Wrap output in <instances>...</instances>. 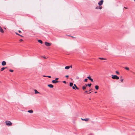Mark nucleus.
I'll list each match as a JSON object with an SVG mask.
<instances>
[{
	"instance_id": "27",
	"label": "nucleus",
	"mask_w": 135,
	"mask_h": 135,
	"mask_svg": "<svg viewBox=\"0 0 135 135\" xmlns=\"http://www.w3.org/2000/svg\"><path fill=\"white\" fill-rule=\"evenodd\" d=\"M90 81H92V82H93V79H92L91 78V79H90Z\"/></svg>"
},
{
	"instance_id": "18",
	"label": "nucleus",
	"mask_w": 135,
	"mask_h": 135,
	"mask_svg": "<svg viewBox=\"0 0 135 135\" xmlns=\"http://www.w3.org/2000/svg\"><path fill=\"white\" fill-rule=\"evenodd\" d=\"M73 85V83H70V86H72Z\"/></svg>"
},
{
	"instance_id": "43",
	"label": "nucleus",
	"mask_w": 135,
	"mask_h": 135,
	"mask_svg": "<svg viewBox=\"0 0 135 135\" xmlns=\"http://www.w3.org/2000/svg\"><path fill=\"white\" fill-rule=\"evenodd\" d=\"M44 57V59H46V58L45 57Z\"/></svg>"
},
{
	"instance_id": "12",
	"label": "nucleus",
	"mask_w": 135,
	"mask_h": 135,
	"mask_svg": "<svg viewBox=\"0 0 135 135\" xmlns=\"http://www.w3.org/2000/svg\"><path fill=\"white\" fill-rule=\"evenodd\" d=\"M70 68V66H66L65 67V69H69Z\"/></svg>"
},
{
	"instance_id": "19",
	"label": "nucleus",
	"mask_w": 135,
	"mask_h": 135,
	"mask_svg": "<svg viewBox=\"0 0 135 135\" xmlns=\"http://www.w3.org/2000/svg\"><path fill=\"white\" fill-rule=\"evenodd\" d=\"M86 86H83L82 87V89L83 90L85 89H86Z\"/></svg>"
},
{
	"instance_id": "22",
	"label": "nucleus",
	"mask_w": 135,
	"mask_h": 135,
	"mask_svg": "<svg viewBox=\"0 0 135 135\" xmlns=\"http://www.w3.org/2000/svg\"><path fill=\"white\" fill-rule=\"evenodd\" d=\"M91 85V84H87V86H89V87H90Z\"/></svg>"
},
{
	"instance_id": "6",
	"label": "nucleus",
	"mask_w": 135,
	"mask_h": 135,
	"mask_svg": "<svg viewBox=\"0 0 135 135\" xmlns=\"http://www.w3.org/2000/svg\"><path fill=\"white\" fill-rule=\"evenodd\" d=\"M6 62L5 61H3L2 62L1 64L2 66H4L6 65Z\"/></svg>"
},
{
	"instance_id": "2",
	"label": "nucleus",
	"mask_w": 135,
	"mask_h": 135,
	"mask_svg": "<svg viewBox=\"0 0 135 135\" xmlns=\"http://www.w3.org/2000/svg\"><path fill=\"white\" fill-rule=\"evenodd\" d=\"M5 123L6 125L8 126H10L12 124V123L11 122L9 121H6L5 122Z\"/></svg>"
},
{
	"instance_id": "24",
	"label": "nucleus",
	"mask_w": 135,
	"mask_h": 135,
	"mask_svg": "<svg viewBox=\"0 0 135 135\" xmlns=\"http://www.w3.org/2000/svg\"><path fill=\"white\" fill-rule=\"evenodd\" d=\"M9 71L11 72H13V70H11V69H10L9 70Z\"/></svg>"
},
{
	"instance_id": "29",
	"label": "nucleus",
	"mask_w": 135,
	"mask_h": 135,
	"mask_svg": "<svg viewBox=\"0 0 135 135\" xmlns=\"http://www.w3.org/2000/svg\"><path fill=\"white\" fill-rule=\"evenodd\" d=\"M73 89H75V87H74V86H73L72 87Z\"/></svg>"
},
{
	"instance_id": "32",
	"label": "nucleus",
	"mask_w": 135,
	"mask_h": 135,
	"mask_svg": "<svg viewBox=\"0 0 135 135\" xmlns=\"http://www.w3.org/2000/svg\"><path fill=\"white\" fill-rule=\"evenodd\" d=\"M74 87H75V88L77 86H76V85L75 84H74Z\"/></svg>"
},
{
	"instance_id": "25",
	"label": "nucleus",
	"mask_w": 135,
	"mask_h": 135,
	"mask_svg": "<svg viewBox=\"0 0 135 135\" xmlns=\"http://www.w3.org/2000/svg\"><path fill=\"white\" fill-rule=\"evenodd\" d=\"M116 73L117 74H119V73L118 71H116Z\"/></svg>"
},
{
	"instance_id": "40",
	"label": "nucleus",
	"mask_w": 135,
	"mask_h": 135,
	"mask_svg": "<svg viewBox=\"0 0 135 135\" xmlns=\"http://www.w3.org/2000/svg\"><path fill=\"white\" fill-rule=\"evenodd\" d=\"M124 8H125L126 9H127L128 8H127V7H124Z\"/></svg>"
},
{
	"instance_id": "46",
	"label": "nucleus",
	"mask_w": 135,
	"mask_h": 135,
	"mask_svg": "<svg viewBox=\"0 0 135 135\" xmlns=\"http://www.w3.org/2000/svg\"><path fill=\"white\" fill-rule=\"evenodd\" d=\"M91 92H90L89 93H91Z\"/></svg>"
},
{
	"instance_id": "10",
	"label": "nucleus",
	"mask_w": 135,
	"mask_h": 135,
	"mask_svg": "<svg viewBox=\"0 0 135 135\" xmlns=\"http://www.w3.org/2000/svg\"><path fill=\"white\" fill-rule=\"evenodd\" d=\"M58 81H56L55 80H53L52 81V82L53 83H56L58 82Z\"/></svg>"
},
{
	"instance_id": "23",
	"label": "nucleus",
	"mask_w": 135,
	"mask_h": 135,
	"mask_svg": "<svg viewBox=\"0 0 135 135\" xmlns=\"http://www.w3.org/2000/svg\"><path fill=\"white\" fill-rule=\"evenodd\" d=\"M87 78L90 80V79H91V77L90 76H88Z\"/></svg>"
},
{
	"instance_id": "44",
	"label": "nucleus",
	"mask_w": 135,
	"mask_h": 135,
	"mask_svg": "<svg viewBox=\"0 0 135 135\" xmlns=\"http://www.w3.org/2000/svg\"><path fill=\"white\" fill-rule=\"evenodd\" d=\"M95 93H97V92L96 91V92H95Z\"/></svg>"
},
{
	"instance_id": "16",
	"label": "nucleus",
	"mask_w": 135,
	"mask_h": 135,
	"mask_svg": "<svg viewBox=\"0 0 135 135\" xmlns=\"http://www.w3.org/2000/svg\"><path fill=\"white\" fill-rule=\"evenodd\" d=\"M120 78L121 82L122 83H123L124 79H123L122 78V77H121Z\"/></svg>"
},
{
	"instance_id": "37",
	"label": "nucleus",
	"mask_w": 135,
	"mask_h": 135,
	"mask_svg": "<svg viewBox=\"0 0 135 135\" xmlns=\"http://www.w3.org/2000/svg\"><path fill=\"white\" fill-rule=\"evenodd\" d=\"M77 89H79V88L77 87V86L75 88Z\"/></svg>"
},
{
	"instance_id": "21",
	"label": "nucleus",
	"mask_w": 135,
	"mask_h": 135,
	"mask_svg": "<svg viewBox=\"0 0 135 135\" xmlns=\"http://www.w3.org/2000/svg\"><path fill=\"white\" fill-rule=\"evenodd\" d=\"M125 69L127 70H129V68L127 67H126L125 68Z\"/></svg>"
},
{
	"instance_id": "14",
	"label": "nucleus",
	"mask_w": 135,
	"mask_h": 135,
	"mask_svg": "<svg viewBox=\"0 0 135 135\" xmlns=\"http://www.w3.org/2000/svg\"><path fill=\"white\" fill-rule=\"evenodd\" d=\"M99 59H100L101 60H106V59L105 58H102V57H99Z\"/></svg>"
},
{
	"instance_id": "9",
	"label": "nucleus",
	"mask_w": 135,
	"mask_h": 135,
	"mask_svg": "<svg viewBox=\"0 0 135 135\" xmlns=\"http://www.w3.org/2000/svg\"><path fill=\"white\" fill-rule=\"evenodd\" d=\"M7 68V67H3L1 69V71H3L4 69H6Z\"/></svg>"
},
{
	"instance_id": "34",
	"label": "nucleus",
	"mask_w": 135,
	"mask_h": 135,
	"mask_svg": "<svg viewBox=\"0 0 135 135\" xmlns=\"http://www.w3.org/2000/svg\"><path fill=\"white\" fill-rule=\"evenodd\" d=\"M59 79V78H55V80H57Z\"/></svg>"
},
{
	"instance_id": "15",
	"label": "nucleus",
	"mask_w": 135,
	"mask_h": 135,
	"mask_svg": "<svg viewBox=\"0 0 135 135\" xmlns=\"http://www.w3.org/2000/svg\"><path fill=\"white\" fill-rule=\"evenodd\" d=\"M95 88L97 90H98L99 89V86L98 85H96L95 86Z\"/></svg>"
},
{
	"instance_id": "38",
	"label": "nucleus",
	"mask_w": 135,
	"mask_h": 135,
	"mask_svg": "<svg viewBox=\"0 0 135 135\" xmlns=\"http://www.w3.org/2000/svg\"><path fill=\"white\" fill-rule=\"evenodd\" d=\"M47 76H45V75H44L43 76H44V77H47Z\"/></svg>"
},
{
	"instance_id": "33",
	"label": "nucleus",
	"mask_w": 135,
	"mask_h": 135,
	"mask_svg": "<svg viewBox=\"0 0 135 135\" xmlns=\"http://www.w3.org/2000/svg\"><path fill=\"white\" fill-rule=\"evenodd\" d=\"M69 77V76L68 75H67L65 76V77L66 78H68Z\"/></svg>"
},
{
	"instance_id": "39",
	"label": "nucleus",
	"mask_w": 135,
	"mask_h": 135,
	"mask_svg": "<svg viewBox=\"0 0 135 135\" xmlns=\"http://www.w3.org/2000/svg\"><path fill=\"white\" fill-rule=\"evenodd\" d=\"M70 68H72V66H70Z\"/></svg>"
},
{
	"instance_id": "41",
	"label": "nucleus",
	"mask_w": 135,
	"mask_h": 135,
	"mask_svg": "<svg viewBox=\"0 0 135 135\" xmlns=\"http://www.w3.org/2000/svg\"><path fill=\"white\" fill-rule=\"evenodd\" d=\"M92 90V89H90V90H89V91H90L91 90Z\"/></svg>"
},
{
	"instance_id": "17",
	"label": "nucleus",
	"mask_w": 135,
	"mask_h": 135,
	"mask_svg": "<svg viewBox=\"0 0 135 135\" xmlns=\"http://www.w3.org/2000/svg\"><path fill=\"white\" fill-rule=\"evenodd\" d=\"M38 42L42 44V41L41 40H38Z\"/></svg>"
},
{
	"instance_id": "4",
	"label": "nucleus",
	"mask_w": 135,
	"mask_h": 135,
	"mask_svg": "<svg viewBox=\"0 0 135 135\" xmlns=\"http://www.w3.org/2000/svg\"><path fill=\"white\" fill-rule=\"evenodd\" d=\"M45 44L47 46H49L51 45V44L47 42H45Z\"/></svg>"
},
{
	"instance_id": "13",
	"label": "nucleus",
	"mask_w": 135,
	"mask_h": 135,
	"mask_svg": "<svg viewBox=\"0 0 135 135\" xmlns=\"http://www.w3.org/2000/svg\"><path fill=\"white\" fill-rule=\"evenodd\" d=\"M35 94L37 93H40L38 92L36 90H35Z\"/></svg>"
},
{
	"instance_id": "45",
	"label": "nucleus",
	"mask_w": 135,
	"mask_h": 135,
	"mask_svg": "<svg viewBox=\"0 0 135 135\" xmlns=\"http://www.w3.org/2000/svg\"><path fill=\"white\" fill-rule=\"evenodd\" d=\"M85 85L86 86H87V84H86Z\"/></svg>"
},
{
	"instance_id": "30",
	"label": "nucleus",
	"mask_w": 135,
	"mask_h": 135,
	"mask_svg": "<svg viewBox=\"0 0 135 135\" xmlns=\"http://www.w3.org/2000/svg\"><path fill=\"white\" fill-rule=\"evenodd\" d=\"M47 77H48L49 78H51V76H47Z\"/></svg>"
},
{
	"instance_id": "26",
	"label": "nucleus",
	"mask_w": 135,
	"mask_h": 135,
	"mask_svg": "<svg viewBox=\"0 0 135 135\" xmlns=\"http://www.w3.org/2000/svg\"><path fill=\"white\" fill-rule=\"evenodd\" d=\"M87 80H88V79H84V81L85 82H86L87 81Z\"/></svg>"
},
{
	"instance_id": "8",
	"label": "nucleus",
	"mask_w": 135,
	"mask_h": 135,
	"mask_svg": "<svg viewBox=\"0 0 135 135\" xmlns=\"http://www.w3.org/2000/svg\"><path fill=\"white\" fill-rule=\"evenodd\" d=\"M47 86L51 88H52L54 87V86L52 84H49L47 85Z\"/></svg>"
},
{
	"instance_id": "1",
	"label": "nucleus",
	"mask_w": 135,
	"mask_h": 135,
	"mask_svg": "<svg viewBox=\"0 0 135 135\" xmlns=\"http://www.w3.org/2000/svg\"><path fill=\"white\" fill-rule=\"evenodd\" d=\"M103 2L104 1L103 0H101L99 1L98 3L99 6L96 7L95 9H101L103 8L101 5L103 4Z\"/></svg>"
},
{
	"instance_id": "20",
	"label": "nucleus",
	"mask_w": 135,
	"mask_h": 135,
	"mask_svg": "<svg viewBox=\"0 0 135 135\" xmlns=\"http://www.w3.org/2000/svg\"><path fill=\"white\" fill-rule=\"evenodd\" d=\"M16 34L17 35H19L20 36H21V37H23V36H22V35H20L18 33H16Z\"/></svg>"
},
{
	"instance_id": "36",
	"label": "nucleus",
	"mask_w": 135,
	"mask_h": 135,
	"mask_svg": "<svg viewBox=\"0 0 135 135\" xmlns=\"http://www.w3.org/2000/svg\"><path fill=\"white\" fill-rule=\"evenodd\" d=\"M71 37H72V38H76V37H73V36H71Z\"/></svg>"
},
{
	"instance_id": "31",
	"label": "nucleus",
	"mask_w": 135,
	"mask_h": 135,
	"mask_svg": "<svg viewBox=\"0 0 135 135\" xmlns=\"http://www.w3.org/2000/svg\"><path fill=\"white\" fill-rule=\"evenodd\" d=\"M63 83H64L65 84H66V82L65 81H63Z\"/></svg>"
},
{
	"instance_id": "3",
	"label": "nucleus",
	"mask_w": 135,
	"mask_h": 135,
	"mask_svg": "<svg viewBox=\"0 0 135 135\" xmlns=\"http://www.w3.org/2000/svg\"><path fill=\"white\" fill-rule=\"evenodd\" d=\"M112 78L113 79H116L118 80L119 79V78L116 75H112Z\"/></svg>"
},
{
	"instance_id": "35",
	"label": "nucleus",
	"mask_w": 135,
	"mask_h": 135,
	"mask_svg": "<svg viewBox=\"0 0 135 135\" xmlns=\"http://www.w3.org/2000/svg\"><path fill=\"white\" fill-rule=\"evenodd\" d=\"M18 32H19V33H21V31L20 30H19L18 31Z\"/></svg>"
},
{
	"instance_id": "7",
	"label": "nucleus",
	"mask_w": 135,
	"mask_h": 135,
	"mask_svg": "<svg viewBox=\"0 0 135 135\" xmlns=\"http://www.w3.org/2000/svg\"><path fill=\"white\" fill-rule=\"evenodd\" d=\"M0 32L2 33H4V32L1 26H0Z\"/></svg>"
},
{
	"instance_id": "28",
	"label": "nucleus",
	"mask_w": 135,
	"mask_h": 135,
	"mask_svg": "<svg viewBox=\"0 0 135 135\" xmlns=\"http://www.w3.org/2000/svg\"><path fill=\"white\" fill-rule=\"evenodd\" d=\"M23 41V40L22 39H21L20 40V42Z\"/></svg>"
},
{
	"instance_id": "42",
	"label": "nucleus",
	"mask_w": 135,
	"mask_h": 135,
	"mask_svg": "<svg viewBox=\"0 0 135 135\" xmlns=\"http://www.w3.org/2000/svg\"><path fill=\"white\" fill-rule=\"evenodd\" d=\"M85 93H87V92H88V91H85Z\"/></svg>"
},
{
	"instance_id": "11",
	"label": "nucleus",
	"mask_w": 135,
	"mask_h": 135,
	"mask_svg": "<svg viewBox=\"0 0 135 135\" xmlns=\"http://www.w3.org/2000/svg\"><path fill=\"white\" fill-rule=\"evenodd\" d=\"M27 112H29V113H32L33 112V110H28L27 111Z\"/></svg>"
},
{
	"instance_id": "5",
	"label": "nucleus",
	"mask_w": 135,
	"mask_h": 135,
	"mask_svg": "<svg viewBox=\"0 0 135 135\" xmlns=\"http://www.w3.org/2000/svg\"><path fill=\"white\" fill-rule=\"evenodd\" d=\"M81 119L83 120H84L85 121H88L89 120V118H87L85 119L81 118Z\"/></svg>"
}]
</instances>
